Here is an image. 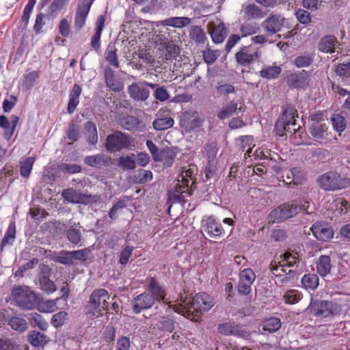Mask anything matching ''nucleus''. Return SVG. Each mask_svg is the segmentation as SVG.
<instances>
[{
	"mask_svg": "<svg viewBox=\"0 0 350 350\" xmlns=\"http://www.w3.org/2000/svg\"><path fill=\"white\" fill-rule=\"evenodd\" d=\"M297 117V111L293 107H286L275 122L276 135L282 137L286 135V133H289L296 137L297 133H299L301 129L300 125H297L295 118Z\"/></svg>",
	"mask_w": 350,
	"mask_h": 350,
	"instance_id": "obj_1",
	"label": "nucleus"
},
{
	"mask_svg": "<svg viewBox=\"0 0 350 350\" xmlns=\"http://www.w3.org/2000/svg\"><path fill=\"white\" fill-rule=\"evenodd\" d=\"M317 183L325 191H336L349 186V179L336 170H330L318 176Z\"/></svg>",
	"mask_w": 350,
	"mask_h": 350,
	"instance_id": "obj_2",
	"label": "nucleus"
},
{
	"mask_svg": "<svg viewBox=\"0 0 350 350\" xmlns=\"http://www.w3.org/2000/svg\"><path fill=\"white\" fill-rule=\"evenodd\" d=\"M12 299L18 306L31 310L38 304V297L28 286H16L11 291Z\"/></svg>",
	"mask_w": 350,
	"mask_h": 350,
	"instance_id": "obj_3",
	"label": "nucleus"
},
{
	"mask_svg": "<svg viewBox=\"0 0 350 350\" xmlns=\"http://www.w3.org/2000/svg\"><path fill=\"white\" fill-rule=\"evenodd\" d=\"M109 299V295L105 289L100 288L94 290L90 296L89 299L90 308L92 310V314L98 317L103 315L102 312L103 310H108Z\"/></svg>",
	"mask_w": 350,
	"mask_h": 350,
	"instance_id": "obj_4",
	"label": "nucleus"
},
{
	"mask_svg": "<svg viewBox=\"0 0 350 350\" xmlns=\"http://www.w3.org/2000/svg\"><path fill=\"white\" fill-rule=\"evenodd\" d=\"M133 146V139L120 131H116L109 135L107 138L106 148L112 152Z\"/></svg>",
	"mask_w": 350,
	"mask_h": 350,
	"instance_id": "obj_5",
	"label": "nucleus"
},
{
	"mask_svg": "<svg viewBox=\"0 0 350 350\" xmlns=\"http://www.w3.org/2000/svg\"><path fill=\"white\" fill-rule=\"evenodd\" d=\"M299 212L298 203L292 202L285 203L273 210L269 215V221L273 223H279L291 218Z\"/></svg>",
	"mask_w": 350,
	"mask_h": 350,
	"instance_id": "obj_6",
	"label": "nucleus"
},
{
	"mask_svg": "<svg viewBox=\"0 0 350 350\" xmlns=\"http://www.w3.org/2000/svg\"><path fill=\"white\" fill-rule=\"evenodd\" d=\"M157 85V84L146 81L133 83L128 87V93L130 97L135 101H146L150 96V91L146 87L153 89Z\"/></svg>",
	"mask_w": 350,
	"mask_h": 350,
	"instance_id": "obj_7",
	"label": "nucleus"
},
{
	"mask_svg": "<svg viewBox=\"0 0 350 350\" xmlns=\"http://www.w3.org/2000/svg\"><path fill=\"white\" fill-rule=\"evenodd\" d=\"M260 57L258 48L249 45L241 47L235 54L237 63L241 66H247L254 63Z\"/></svg>",
	"mask_w": 350,
	"mask_h": 350,
	"instance_id": "obj_8",
	"label": "nucleus"
},
{
	"mask_svg": "<svg viewBox=\"0 0 350 350\" xmlns=\"http://www.w3.org/2000/svg\"><path fill=\"white\" fill-rule=\"evenodd\" d=\"M286 18L280 14H271L262 23L267 35L272 36L281 31L284 26Z\"/></svg>",
	"mask_w": 350,
	"mask_h": 350,
	"instance_id": "obj_9",
	"label": "nucleus"
},
{
	"mask_svg": "<svg viewBox=\"0 0 350 350\" xmlns=\"http://www.w3.org/2000/svg\"><path fill=\"white\" fill-rule=\"evenodd\" d=\"M207 29L214 43L223 42L227 36V28L220 19L216 18L215 21H209Z\"/></svg>",
	"mask_w": 350,
	"mask_h": 350,
	"instance_id": "obj_10",
	"label": "nucleus"
},
{
	"mask_svg": "<svg viewBox=\"0 0 350 350\" xmlns=\"http://www.w3.org/2000/svg\"><path fill=\"white\" fill-rule=\"evenodd\" d=\"M203 120L197 111H187L180 120V126L187 133L202 126Z\"/></svg>",
	"mask_w": 350,
	"mask_h": 350,
	"instance_id": "obj_11",
	"label": "nucleus"
},
{
	"mask_svg": "<svg viewBox=\"0 0 350 350\" xmlns=\"http://www.w3.org/2000/svg\"><path fill=\"white\" fill-rule=\"evenodd\" d=\"M189 304L190 308L200 312L207 311L214 306L213 298L204 293L196 294Z\"/></svg>",
	"mask_w": 350,
	"mask_h": 350,
	"instance_id": "obj_12",
	"label": "nucleus"
},
{
	"mask_svg": "<svg viewBox=\"0 0 350 350\" xmlns=\"http://www.w3.org/2000/svg\"><path fill=\"white\" fill-rule=\"evenodd\" d=\"M256 275L251 269H245L239 273L238 291L241 295H248L251 292V285L255 280Z\"/></svg>",
	"mask_w": 350,
	"mask_h": 350,
	"instance_id": "obj_13",
	"label": "nucleus"
},
{
	"mask_svg": "<svg viewBox=\"0 0 350 350\" xmlns=\"http://www.w3.org/2000/svg\"><path fill=\"white\" fill-rule=\"evenodd\" d=\"M146 293L150 294L154 302L163 301L165 304H170L171 303L165 299V291L154 278H151L149 280Z\"/></svg>",
	"mask_w": 350,
	"mask_h": 350,
	"instance_id": "obj_14",
	"label": "nucleus"
},
{
	"mask_svg": "<svg viewBox=\"0 0 350 350\" xmlns=\"http://www.w3.org/2000/svg\"><path fill=\"white\" fill-rule=\"evenodd\" d=\"M154 304V299L150 294L144 292L135 297L132 301L133 311L135 314L150 308Z\"/></svg>",
	"mask_w": 350,
	"mask_h": 350,
	"instance_id": "obj_15",
	"label": "nucleus"
},
{
	"mask_svg": "<svg viewBox=\"0 0 350 350\" xmlns=\"http://www.w3.org/2000/svg\"><path fill=\"white\" fill-rule=\"evenodd\" d=\"M62 196L68 202L74 204H88L91 201V196L81 193L73 188L64 189Z\"/></svg>",
	"mask_w": 350,
	"mask_h": 350,
	"instance_id": "obj_16",
	"label": "nucleus"
},
{
	"mask_svg": "<svg viewBox=\"0 0 350 350\" xmlns=\"http://www.w3.org/2000/svg\"><path fill=\"white\" fill-rule=\"evenodd\" d=\"M311 310L317 317H327L333 315V304L324 300H317L311 303Z\"/></svg>",
	"mask_w": 350,
	"mask_h": 350,
	"instance_id": "obj_17",
	"label": "nucleus"
},
{
	"mask_svg": "<svg viewBox=\"0 0 350 350\" xmlns=\"http://www.w3.org/2000/svg\"><path fill=\"white\" fill-rule=\"evenodd\" d=\"M339 46L337 38L334 35L323 36L318 43V50L325 53H334Z\"/></svg>",
	"mask_w": 350,
	"mask_h": 350,
	"instance_id": "obj_18",
	"label": "nucleus"
},
{
	"mask_svg": "<svg viewBox=\"0 0 350 350\" xmlns=\"http://www.w3.org/2000/svg\"><path fill=\"white\" fill-rule=\"evenodd\" d=\"M313 235L319 240L327 241L334 236L333 229L326 224L316 223L311 227Z\"/></svg>",
	"mask_w": 350,
	"mask_h": 350,
	"instance_id": "obj_19",
	"label": "nucleus"
},
{
	"mask_svg": "<svg viewBox=\"0 0 350 350\" xmlns=\"http://www.w3.org/2000/svg\"><path fill=\"white\" fill-rule=\"evenodd\" d=\"M243 18L245 20H256L264 18L266 13L258 5L254 3L245 4L242 7Z\"/></svg>",
	"mask_w": 350,
	"mask_h": 350,
	"instance_id": "obj_20",
	"label": "nucleus"
},
{
	"mask_svg": "<svg viewBox=\"0 0 350 350\" xmlns=\"http://www.w3.org/2000/svg\"><path fill=\"white\" fill-rule=\"evenodd\" d=\"M174 38H179L178 33L175 30H170L167 28L157 31L155 37V43L158 49H161L163 45L169 44Z\"/></svg>",
	"mask_w": 350,
	"mask_h": 350,
	"instance_id": "obj_21",
	"label": "nucleus"
},
{
	"mask_svg": "<svg viewBox=\"0 0 350 350\" xmlns=\"http://www.w3.org/2000/svg\"><path fill=\"white\" fill-rule=\"evenodd\" d=\"M104 77L106 85L111 90L120 92L123 89V85L116 79L114 72L110 67L105 68Z\"/></svg>",
	"mask_w": 350,
	"mask_h": 350,
	"instance_id": "obj_22",
	"label": "nucleus"
},
{
	"mask_svg": "<svg viewBox=\"0 0 350 350\" xmlns=\"http://www.w3.org/2000/svg\"><path fill=\"white\" fill-rule=\"evenodd\" d=\"M204 222V230L211 237H219L224 232L221 224L216 221L212 217H208Z\"/></svg>",
	"mask_w": 350,
	"mask_h": 350,
	"instance_id": "obj_23",
	"label": "nucleus"
},
{
	"mask_svg": "<svg viewBox=\"0 0 350 350\" xmlns=\"http://www.w3.org/2000/svg\"><path fill=\"white\" fill-rule=\"evenodd\" d=\"M111 159L103 153L96 155L87 156L84 158V163L91 167L100 168L102 166L109 165Z\"/></svg>",
	"mask_w": 350,
	"mask_h": 350,
	"instance_id": "obj_24",
	"label": "nucleus"
},
{
	"mask_svg": "<svg viewBox=\"0 0 350 350\" xmlns=\"http://www.w3.org/2000/svg\"><path fill=\"white\" fill-rule=\"evenodd\" d=\"M90 10L89 6L78 3L75 16V29L80 30L84 27Z\"/></svg>",
	"mask_w": 350,
	"mask_h": 350,
	"instance_id": "obj_25",
	"label": "nucleus"
},
{
	"mask_svg": "<svg viewBox=\"0 0 350 350\" xmlns=\"http://www.w3.org/2000/svg\"><path fill=\"white\" fill-rule=\"evenodd\" d=\"M316 266L318 273L321 276H326L330 273L332 268L330 256L327 255L320 256L317 260Z\"/></svg>",
	"mask_w": 350,
	"mask_h": 350,
	"instance_id": "obj_26",
	"label": "nucleus"
},
{
	"mask_svg": "<svg viewBox=\"0 0 350 350\" xmlns=\"http://www.w3.org/2000/svg\"><path fill=\"white\" fill-rule=\"evenodd\" d=\"M310 133L315 141L321 142L327 139V127L325 124L314 123L310 129Z\"/></svg>",
	"mask_w": 350,
	"mask_h": 350,
	"instance_id": "obj_27",
	"label": "nucleus"
},
{
	"mask_svg": "<svg viewBox=\"0 0 350 350\" xmlns=\"http://www.w3.org/2000/svg\"><path fill=\"white\" fill-rule=\"evenodd\" d=\"M218 331L220 334L224 335H234L241 337H244L246 334L245 332L240 329V327L237 325H234L230 323H226L220 324L218 326Z\"/></svg>",
	"mask_w": 350,
	"mask_h": 350,
	"instance_id": "obj_28",
	"label": "nucleus"
},
{
	"mask_svg": "<svg viewBox=\"0 0 350 350\" xmlns=\"http://www.w3.org/2000/svg\"><path fill=\"white\" fill-rule=\"evenodd\" d=\"M81 88L75 84L69 94V102L67 107L68 113H72L79 104V97L81 93Z\"/></svg>",
	"mask_w": 350,
	"mask_h": 350,
	"instance_id": "obj_29",
	"label": "nucleus"
},
{
	"mask_svg": "<svg viewBox=\"0 0 350 350\" xmlns=\"http://www.w3.org/2000/svg\"><path fill=\"white\" fill-rule=\"evenodd\" d=\"M179 38H174L165 45L161 47L160 50H164V55L166 59H171L177 57L180 53V48L177 44Z\"/></svg>",
	"mask_w": 350,
	"mask_h": 350,
	"instance_id": "obj_30",
	"label": "nucleus"
},
{
	"mask_svg": "<svg viewBox=\"0 0 350 350\" xmlns=\"http://www.w3.org/2000/svg\"><path fill=\"white\" fill-rule=\"evenodd\" d=\"M191 19L188 17H171L161 21L159 23L163 26H171L176 28H183L189 25Z\"/></svg>",
	"mask_w": 350,
	"mask_h": 350,
	"instance_id": "obj_31",
	"label": "nucleus"
},
{
	"mask_svg": "<svg viewBox=\"0 0 350 350\" xmlns=\"http://www.w3.org/2000/svg\"><path fill=\"white\" fill-rule=\"evenodd\" d=\"M238 109V104L231 100L224 105L221 109L217 113V117L219 120H225L234 115Z\"/></svg>",
	"mask_w": 350,
	"mask_h": 350,
	"instance_id": "obj_32",
	"label": "nucleus"
},
{
	"mask_svg": "<svg viewBox=\"0 0 350 350\" xmlns=\"http://www.w3.org/2000/svg\"><path fill=\"white\" fill-rule=\"evenodd\" d=\"M335 72L342 82L350 85V62L338 64L335 69Z\"/></svg>",
	"mask_w": 350,
	"mask_h": 350,
	"instance_id": "obj_33",
	"label": "nucleus"
},
{
	"mask_svg": "<svg viewBox=\"0 0 350 350\" xmlns=\"http://www.w3.org/2000/svg\"><path fill=\"white\" fill-rule=\"evenodd\" d=\"M28 341L33 347H44L49 341L47 336L38 331L29 332Z\"/></svg>",
	"mask_w": 350,
	"mask_h": 350,
	"instance_id": "obj_34",
	"label": "nucleus"
},
{
	"mask_svg": "<svg viewBox=\"0 0 350 350\" xmlns=\"http://www.w3.org/2000/svg\"><path fill=\"white\" fill-rule=\"evenodd\" d=\"M85 135L87 141L91 145H95L98 142V133L96 124L92 122H87L84 124Z\"/></svg>",
	"mask_w": 350,
	"mask_h": 350,
	"instance_id": "obj_35",
	"label": "nucleus"
},
{
	"mask_svg": "<svg viewBox=\"0 0 350 350\" xmlns=\"http://www.w3.org/2000/svg\"><path fill=\"white\" fill-rule=\"evenodd\" d=\"M196 173L197 168L194 165L184 166L181 168L180 174L177 176V180L189 183Z\"/></svg>",
	"mask_w": 350,
	"mask_h": 350,
	"instance_id": "obj_36",
	"label": "nucleus"
},
{
	"mask_svg": "<svg viewBox=\"0 0 350 350\" xmlns=\"http://www.w3.org/2000/svg\"><path fill=\"white\" fill-rule=\"evenodd\" d=\"M189 34L190 38L196 44H204L207 39L204 30L198 25L191 26Z\"/></svg>",
	"mask_w": 350,
	"mask_h": 350,
	"instance_id": "obj_37",
	"label": "nucleus"
},
{
	"mask_svg": "<svg viewBox=\"0 0 350 350\" xmlns=\"http://www.w3.org/2000/svg\"><path fill=\"white\" fill-rule=\"evenodd\" d=\"M16 239V225L14 222L10 224L7 231L1 241V251L3 248L7 245H11L13 244Z\"/></svg>",
	"mask_w": 350,
	"mask_h": 350,
	"instance_id": "obj_38",
	"label": "nucleus"
},
{
	"mask_svg": "<svg viewBox=\"0 0 350 350\" xmlns=\"http://www.w3.org/2000/svg\"><path fill=\"white\" fill-rule=\"evenodd\" d=\"M282 69L277 66H265L260 71V76L264 79H276L281 73Z\"/></svg>",
	"mask_w": 350,
	"mask_h": 350,
	"instance_id": "obj_39",
	"label": "nucleus"
},
{
	"mask_svg": "<svg viewBox=\"0 0 350 350\" xmlns=\"http://www.w3.org/2000/svg\"><path fill=\"white\" fill-rule=\"evenodd\" d=\"M301 284L306 289L314 291L319 286V277L314 273L305 274L301 278Z\"/></svg>",
	"mask_w": 350,
	"mask_h": 350,
	"instance_id": "obj_40",
	"label": "nucleus"
},
{
	"mask_svg": "<svg viewBox=\"0 0 350 350\" xmlns=\"http://www.w3.org/2000/svg\"><path fill=\"white\" fill-rule=\"evenodd\" d=\"M189 184L185 182H178L175 186L174 193L170 195V198L176 199L178 202L183 201L185 196L183 193H188Z\"/></svg>",
	"mask_w": 350,
	"mask_h": 350,
	"instance_id": "obj_41",
	"label": "nucleus"
},
{
	"mask_svg": "<svg viewBox=\"0 0 350 350\" xmlns=\"http://www.w3.org/2000/svg\"><path fill=\"white\" fill-rule=\"evenodd\" d=\"M281 260L287 267V268L297 267L299 262V256L297 253L285 252L280 256Z\"/></svg>",
	"mask_w": 350,
	"mask_h": 350,
	"instance_id": "obj_42",
	"label": "nucleus"
},
{
	"mask_svg": "<svg viewBox=\"0 0 350 350\" xmlns=\"http://www.w3.org/2000/svg\"><path fill=\"white\" fill-rule=\"evenodd\" d=\"M174 124V119L171 117L157 118L152 122L153 128L157 131H164L172 128Z\"/></svg>",
	"mask_w": 350,
	"mask_h": 350,
	"instance_id": "obj_43",
	"label": "nucleus"
},
{
	"mask_svg": "<svg viewBox=\"0 0 350 350\" xmlns=\"http://www.w3.org/2000/svg\"><path fill=\"white\" fill-rule=\"evenodd\" d=\"M29 321L33 327L37 326L42 331H46L48 329L47 322L40 314L36 312L29 314Z\"/></svg>",
	"mask_w": 350,
	"mask_h": 350,
	"instance_id": "obj_44",
	"label": "nucleus"
},
{
	"mask_svg": "<svg viewBox=\"0 0 350 350\" xmlns=\"http://www.w3.org/2000/svg\"><path fill=\"white\" fill-rule=\"evenodd\" d=\"M175 157L176 153L173 150L166 148L158 154L159 159L157 161H161L165 166L170 167L172 164Z\"/></svg>",
	"mask_w": 350,
	"mask_h": 350,
	"instance_id": "obj_45",
	"label": "nucleus"
},
{
	"mask_svg": "<svg viewBox=\"0 0 350 350\" xmlns=\"http://www.w3.org/2000/svg\"><path fill=\"white\" fill-rule=\"evenodd\" d=\"M332 124L334 129L338 133L344 131L347 126L345 118L339 113L333 114L331 118Z\"/></svg>",
	"mask_w": 350,
	"mask_h": 350,
	"instance_id": "obj_46",
	"label": "nucleus"
},
{
	"mask_svg": "<svg viewBox=\"0 0 350 350\" xmlns=\"http://www.w3.org/2000/svg\"><path fill=\"white\" fill-rule=\"evenodd\" d=\"M34 158L29 157L21 161L20 173L24 178H28L34 163Z\"/></svg>",
	"mask_w": 350,
	"mask_h": 350,
	"instance_id": "obj_47",
	"label": "nucleus"
},
{
	"mask_svg": "<svg viewBox=\"0 0 350 350\" xmlns=\"http://www.w3.org/2000/svg\"><path fill=\"white\" fill-rule=\"evenodd\" d=\"M8 324L16 331L23 332L27 329V323L24 319L18 317H12L10 319Z\"/></svg>",
	"mask_w": 350,
	"mask_h": 350,
	"instance_id": "obj_48",
	"label": "nucleus"
},
{
	"mask_svg": "<svg viewBox=\"0 0 350 350\" xmlns=\"http://www.w3.org/2000/svg\"><path fill=\"white\" fill-rule=\"evenodd\" d=\"M302 298V294L297 290H288L284 293L283 300L286 304H295Z\"/></svg>",
	"mask_w": 350,
	"mask_h": 350,
	"instance_id": "obj_49",
	"label": "nucleus"
},
{
	"mask_svg": "<svg viewBox=\"0 0 350 350\" xmlns=\"http://www.w3.org/2000/svg\"><path fill=\"white\" fill-rule=\"evenodd\" d=\"M280 327V319L276 317H270L263 323V329L271 333L276 332Z\"/></svg>",
	"mask_w": 350,
	"mask_h": 350,
	"instance_id": "obj_50",
	"label": "nucleus"
},
{
	"mask_svg": "<svg viewBox=\"0 0 350 350\" xmlns=\"http://www.w3.org/2000/svg\"><path fill=\"white\" fill-rule=\"evenodd\" d=\"M66 237L70 242L75 245H82V234L79 229L70 228L66 231Z\"/></svg>",
	"mask_w": 350,
	"mask_h": 350,
	"instance_id": "obj_51",
	"label": "nucleus"
},
{
	"mask_svg": "<svg viewBox=\"0 0 350 350\" xmlns=\"http://www.w3.org/2000/svg\"><path fill=\"white\" fill-rule=\"evenodd\" d=\"M269 267L271 273L275 275L276 278H279L280 275L288 271L287 267L282 262L281 260L280 261H272Z\"/></svg>",
	"mask_w": 350,
	"mask_h": 350,
	"instance_id": "obj_52",
	"label": "nucleus"
},
{
	"mask_svg": "<svg viewBox=\"0 0 350 350\" xmlns=\"http://www.w3.org/2000/svg\"><path fill=\"white\" fill-rule=\"evenodd\" d=\"M296 271L293 269H288V271L278 278V282L281 284H293L296 280Z\"/></svg>",
	"mask_w": 350,
	"mask_h": 350,
	"instance_id": "obj_53",
	"label": "nucleus"
},
{
	"mask_svg": "<svg viewBox=\"0 0 350 350\" xmlns=\"http://www.w3.org/2000/svg\"><path fill=\"white\" fill-rule=\"evenodd\" d=\"M205 152L208 162H217V148L216 142H208L205 146Z\"/></svg>",
	"mask_w": 350,
	"mask_h": 350,
	"instance_id": "obj_54",
	"label": "nucleus"
},
{
	"mask_svg": "<svg viewBox=\"0 0 350 350\" xmlns=\"http://www.w3.org/2000/svg\"><path fill=\"white\" fill-rule=\"evenodd\" d=\"M295 14L297 21L303 25H307L312 21L310 13L306 10L299 8L295 12Z\"/></svg>",
	"mask_w": 350,
	"mask_h": 350,
	"instance_id": "obj_55",
	"label": "nucleus"
},
{
	"mask_svg": "<svg viewBox=\"0 0 350 350\" xmlns=\"http://www.w3.org/2000/svg\"><path fill=\"white\" fill-rule=\"evenodd\" d=\"M288 174L292 176V178L294 180V185L302 184L305 179L304 173L299 167H293L288 170Z\"/></svg>",
	"mask_w": 350,
	"mask_h": 350,
	"instance_id": "obj_56",
	"label": "nucleus"
},
{
	"mask_svg": "<svg viewBox=\"0 0 350 350\" xmlns=\"http://www.w3.org/2000/svg\"><path fill=\"white\" fill-rule=\"evenodd\" d=\"M120 123L124 129L127 130H133L137 126L138 120L133 116H127L122 118L120 120Z\"/></svg>",
	"mask_w": 350,
	"mask_h": 350,
	"instance_id": "obj_57",
	"label": "nucleus"
},
{
	"mask_svg": "<svg viewBox=\"0 0 350 350\" xmlns=\"http://www.w3.org/2000/svg\"><path fill=\"white\" fill-rule=\"evenodd\" d=\"M219 51H213L207 49L202 51L203 58L204 62L208 64H213L219 56Z\"/></svg>",
	"mask_w": 350,
	"mask_h": 350,
	"instance_id": "obj_58",
	"label": "nucleus"
},
{
	"mask_svg": "<svg viewBox=\"0 0 350 350\" xmlns=\"http://www.w3.org/2000/svg\"><path fill=\"white\" fill-rule=\"evenodd\" d=\"M41 289L47 293H51L56 291V286L54 282L46 276H43L40 279Z\"/></svg>",
	"mask_w": 350,
	"mask_h": 350,
	"instance_id": "obj_59",
	"label": "nucleus"
},
{
	"mask_svg": "<svg viewBox=\"0 0 350 350\" xmlns=\"http://www.w3.org/2000/svg\"><path fill=\"white\" fill-rule=\"evenodd\" d=\"M105 59L111 66H114L116 68H118L120 67L116 49H107L106 51Z\"/></svg>",
	"mask_w": 350,
	"mask_h": 350,
	"instance_id": "obj_60",
	"label": "nucleus"
},
{
	"mask_svg": "<svg viewBox=\"0 0 350 350\" xmlns=\"http://www.w3.org/2000/svg\"><path fill=\"white\" fill-rule=\"evenodd\" d=\"M56 261L64 265H72L74 261L72 252H61L59 255L57 257Z\"/></svg>",
	"mask_w": 350,
	"mask_h": 350,
	"instance_id": "obj_61",
	"label": "nucleus"
},
{
	"mask_svg": "<svg viewBox=\"0 0 350 350\" xmlns=\"http://www.w3.org/2000/svg\"><path fill=\"white\" fill-rule=\"evenodd\" d=\"M158 326L159 329L164 332H172L174 329V321L167 317H162Z\"/></svg>",
	"mask_w": 350,
	"mask_h": 350,
	"instance_id": "obj_62",
	"label": "nucleus"
},
{
	"mask_svg": "<svg viewBox=\"0 0 350 350\" xmlns=\"http://www.w3.org/2000/svg\"><path fill=\"white\" fill-rule=\"evenodd\" d=\"M215 88L219 94L228 95L233 93L235 88L233 85L230 83H217Z\"/></svg>",
	"mask_w": 350,
	"mask_h": 350,
	"instance_id": "obj_63",
	"label": "nucleus"
},
{
	"mask_svg": "<svg viewBox=\"0 0 350 350\" xmlns=\"http://www.w3.org/2000/svg\"><path fill=\"white\" fill-rule=\"evenodd\" d=\"M90 252V250H89L88 248H84L77 251H72V254L73 261L75 260L79 261H86L88 259Z\"/></svg>",
	"mask_w": 350,
	"mask_h": 350,
	"instance_id": "obj_64",
	"label": "nucleus"
}]
</instances>
